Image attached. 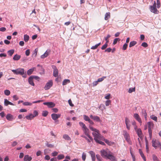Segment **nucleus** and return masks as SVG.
Segmentation results:
<instances>
[{
  "instance_id": "obj_42",
  "label": "nucleus",
  "mask_w": 161,
  "mask_h": 161,
  "mask_svg": "<svg viewBox=\"0 0 161 161\" xmlns=\"http://www.w3.org/2000/svg\"><path fill=\"white\" fill-rule=\"evenodd\" d=\"M110 37V36L108 34L107 35V36L106 37H105V40L106 41V42L107 43H108L109 42V40L108 39Z\"/></svg>"
},
{
  "instance_id": "obj_7",
  "label": "nucleus",
  "mask_w": 161,
  "mask_h": 161,
  "mask_svg": "<svg viewBox=\"0 0 161 161\" xmlns=\"http://www.w3.org/2000/svg\"><path fill=\"white\" fill-rule=\"evenodd\" d=\"M124 137L126 141L130 144H131L130 136L126 131H123Z\"/></svg>"
},
{
  "instance_id": "obj_46",
  "label": "nucleus",
  "mask_w": 161,
  "mask_h": 161,
  "mask_svg": "<svg viewBox=\"0 0 161 161\" xmlns=\"http://www.w3.org/2000/svg\"><path fill=\"white\" fill-rule=\"evenodd\" d=\"M31 76L32 77V79H35L36 80H38V81L40 80V78L38 76L32 75V76Z\"/></svg>"
},
{
  "instance_id": "obj_34",
  "label": "nucleus",
  "mask_w": 161,
  "mask_h": 161,
  "mask_svg": "<svg viewBox=\"0 0 161 161\" xmlns=\"http://www.w3.org/2000/svg\"><path fill=\"white\" fill-rule=\"evenodd\" d=\"M83 118L85 121H88V122L90 120L89 117L85 115H83Z\"/></svg>"
},
{
  "instance_id": "obj_12",
  "label": "nucleus",
  "mask_w": 161,
  "mask_h": 161,
  "mask_svg": "<svg viewBox=\"0 0 161 161\" xmlns=\"http://www.w3.org/2000/svg\"><path fill=\"white\" fill-rule=\"evenodd\" d=\"M43 104L47 106L49 108H52L55 106V104L52 102H44Z\"/></svg>"
},
{
  "instance_id": "obj_40",
  "label": "nucleus",
  "mask_w": 161,
  "mask_h": 161,
  "mask_svg": "<svg viewBox=\"0 0 161 161\" xmlns=\"http://www.w3.org/2000/svg\"><path fill=\"white\" fill-rule=\"evenodd\" d=\"M89 153L91 155V158L95 157V153L93 151H91L89 152Z\"/></svg>"
},
{
  "instance_id": "obj_45",
  "label": "nucleus",
  "mask_w": 161,
  "mask_h": 161,
  "mask_svg": "<svg viewBox=\"0 0 161 161\" xmlns=\"http://www.w3.org/2000/svg\"><path fill=\"white\" fill-rule=\"evenodd\" d=\"M12 118V115L10 114H8L6 116V118L8 120H10Z\"/></svg>"
},
{
  "instance_id": "obj_27",
  "label": "nucleus",
  "mask_w": 161,
  "mask_h": 161,
  "mask_svg": "<svg viewBox=\"0 0 161 161\" xmlns=\"http://www.w3.org/2000/svg\"><path fill=\"white\" fill-rule=\"evenodd\" d=\"M136 44V42L135 41H132L129 44V47H131L135 45Z\"/></svg>"
},
{
  "instance_id": "obj_59",
  "label": "nucleus",
  "mask_w": 161,
  "mask_h": 161,
  "mask_svg": "<svg viewBox=\"0 0 161 161\" xmlns=\"http://www.w3.org/2000/svg\"><path fill=\"white\" fill-rule=\"evenodd\" d=\"M110 94H108L105 97V98L106 99H109L110 98Z\"/></svg>"
},
{
  "instance_id": "obj_8",
  "label": "nucleus",
  "mask_w": 161,
  "mask_h": 161,
  "mask_svg": "<svg viewBox=\"0 0 161 161\" xmlns=\"http://www.w3.org/2000/svg\"><path fill=\"white\" fill-rule=\"evenodd\" d=\"M53 83L52 80H50L46 84L44 88L45 90L49 89L53 86Z\"/></svg>"
},
{
  "instance_id": "obj_51",
  "label": "nucleus",
  "mask_w": 161,
  "mask_h": 161,
  "mask_svg": "<svg viewBox=\"0 0 161 161\" xmlns=\"http://www.w3.org/2000/svg\"><path fill=\"white\" fill-rule=\"evenodd\" d=\"M139 153L142 158H143V157H145V156L144 155V154L142 152V151L141 149H139Z\"/></svg>"
},
{
  "instance_id": "obj_55",
  "label": "nucleus",
  "mask_w": 161,
  "mask_h": 161,
  "mask_svg": "<svg viewBox=\"0 0 161 161\" xmlns=\"http://www.w3.org/2000/svg\"><path fill=\"white\" fill-rule=\"evenodd\" d=\"M141 46L144 47H147L148 45L146 42H143L142 43Z\"/></svg>"
},
{
  "instance_id": "obj_19",
  "label": "nucleus",
  "mask_w": 161,
  "mask_h": 161,
  "mask_svg": "<svg viewBox=\"0 0 161 161\" xmlns=\"http://www.w3.org/2000/svg\"><path fill=\"white\" fill-rule=\"evenodd\" d=\"M152 146L155 148H156L158 146V141L153 140L152 141Z\"/></svg>"
},
{
  "instance_id": "obj_38",
  "label": "nucleus",
  "mask_w": 161,
  "mask_h": 161,
  "mask_svg": "<svg viewBox=\"0 0 161 161\" xmlns=\"http://www.w3.org/2000/svg\"><path fill=\"white\" fill-rule=\"evenodd\" d=\"M4 93L6 95L8 96L10 94V92L8 90H6L4 91Z\"/></svg>"
},
{
  "instance_id": "obj_47",
  "label": "nucleus",
  "mask_w": 161,
  "mask_h": 161,
  "mask_svg": "<svg viewBox=\"0 0 161 161\" xmlns=\"http://www.w3.org/2000/svg\"><path fill=\"white\" fill-rule=\"evenodd\" d=\"M88 122L90 124L89 125V128H90V126H92V127H93L92 126V125H93L94 124V123L91 120H90L89 121H88Z\"/></svg>"
},
{
  "instance_id": "obj_61",
  "label": "nucleus",
  "mask_w": 161,
  "mask_h": 161,
  "mask_svg": "<svg viewBox=\"0 0 161 161\" xmlns=\"http://www.w3.org/2000/svg\"><path fill=\"white\" fill-rule=\"evenodd\" d=\"M30 53V51L29 49H27L25 51V54L27 56H28Z\"/></svg>"
},
{
  "instance_id": "obj_30",
  "label": "nucleus",
  "mask_w": 161,
  "mask_h": 161,
  "mask_svg": "<svg viewBox=\"0 0 161 161\" xmlns=\"http://www.w3.org/2000/svg\"><path fill=\"white\" fill-rule=\"evenodd\" d=\"M29 36L27 35H25L24 36V40L25 42H27L29 40Z\"/></svg>"
},
{
  "instance_id": "obj_9",
  "label": "nucleus",
  "mask_w": 161,
  "mask_h": 161,
  "mask_svg": "<svg viewBox=\"0 0 161 161\" xmlns=\"http://www.w3.org/2000/svg\"><path fill=\"white\" fill-rule=\"evenodd\" d=\"M52 68L53 69V75L55 77H57L58 76V71L56 67L53 65L52 66Z\"/></svg>"
},
{
  "instance_id": "obj_6",
  "label": "nucleus",
  "mask_w": 161,
  "mask_h": 161,
  "mask_svg": "<svg viewBox=\"0 0 161 161\" xmlns=\"http://www.w3.org/2000/svg\"><path fill=\"white\" fill-rule=\"evenodd\" d=\"M148 127V131L149 134V137L151 138L152 137V128L153 127V124L152 122H149L147 123Z\"/></svg>"
},
{
  "instance_id": "obj_56",
  "label": "nucleus",
  "mask_w": 161,
  "mask_h": 161,
  "mask_svg": "<svg viewBox=\"0 0 161 161\" xmlns=\"http://www.w3.org/2000/svg\"><path fill=\"white\" fill-rule=\"evenodd\" d=\"M129 123H130V120H129L128 119L127 117L125 118V123L126 125L129 124Z\"/></svg>"
},
{
  "instance_id": "obj_35",
  "label": "nucleus",
  "mask_w": 161,
  "mask_h": 161,
  "mask_svg": "<svg viewBox=\"0 0 161 161\" xmlns=\"http://www.w3.org/2000/svg\"><path fill=\"white\" fill-rule=\"evenodd\" d=\"M32 104V103H30L27 102H25L23 103V105L24 106H31Z\"/></svg>"
},
{
  "instance_id": "obj_22",
  "label": "nucleus",
  "mask_w": 161,
  "mask_h": 161,
  "mask_svg": "<svg viewBox=\"0 0 161 161\" xmlns=\"http://www.w3.org/2000/svg\"><path fill=\"white\" fill-rule=\"evenodd\" d=\"M34 117V116L32 114H31L29 115H26L25 116V118L28 120H31Z\"/></svg>"
},
{
  "instance_id": "obj_49",
  "label": "nucleus",
  "mask_w": 161,
  "mask_h": 161,
  "mask_svg": "<svg viewBox=\"0 0 161 161\" xmlns=\"http://www.w3.org/2000/svg\"><path fill=\"white\" fill-rule=\"evenodd\" d=\"M120 39L119 38H116L114 39L113 44L114 45H115L117 43L118 41H120Z\"/></svg>"
},
{
  "instance_id": "obj_50",
  "label": "nucleus",
  "mask_w": 161,
  "mask_h": 161,
  "mask_svg": "<svg viewBox=\"0 0 161 161\" xmlns=\"http://www.w3.org/2000/svg\"><path fill=\"white\" fill-rule=\"evenodd\" d=\"M96 157L98 161H102L101 158L99 155L97 154L96 155Z\"/></svg>"
},
{
  "instance_id": "obj_43",
  "label": "nucleus",
  "mask_w": 161,
  "mask_h": 161,
  "mask_svg": "<svg viewBox=\"0 0 161 161\" xmlns=\"http://www.w3.org/2000/svg\"><path fill=\"white\" fill-rule=\"evenodd\" d=\"M106 76H103V77H102V78H99L98 80H97V81L98 82H101L102 81H103L104 79L106 78Z\"/></svg>"
},
{
  "instance_id": "obj_5",
  "label": "nucleus",
  "mask_w": 161,
  "mask_h": 161,
  "mask_svg": "<svg viewBox=\"0 0 161 161\" xmlns=\"http://www.w3.org/2000/svg\"><path fill=\"white\" fill-rule=\"evenodd\" d=\"M149 9L153 13L155 14L158 13V11L156 8V3L155 1L154 2L153 5L150 6Z\"/></svg>"
},
{
  "instance_id": "obj_60",
  "label": "nucleus",
  "mask_w": 161,
  "mask_h": 161,
  "mask_svg": "<svg viewBox=\"0 0 161 161\" xmlns=\"http://www.w3.org/2000/svg\"><path fill=\"white\" fill-rule=\"evenodd\" d=\"M58 153L57 152L54 151L52 153V155L53 156H55L58 155Z\"/></svg>"
},
{
  "instance_id": "obj_21",
  "label": "nucleus",
  "mask_w": 161,
  "mask_h": 161,
  "mask_svg": "<svg viewBox=\"0 0 161 161\" xmlns=\"http://www.w3.org/2000/svg\"><path fill=\"white\" fill-rule=\"evenodd\" d=\"M110 12H107L106 13L105 15V18L104 19L105 20H107L109 19L110 17Z\"/></svg>"
},
{
  "instance_id": "obj_31",
  "label": "nucleus",
  "mask_w": 161,
  "mask_h": 161,
  "mask_svg": "<svg viewBox=\"0 0 161 161\" xmlns=\"http://www.w3.org/2000/svg\"><path fill=\"white\" fill-rule=\"evenodd\" d=\"M14 51L13 49L10 50L8 51V55L11 56L14 53Z\"/></svg>"
},
{
  "instance_id": "obj_20",
  "label": "nucleus",
  "mask_w": 161,
  "mask_h": 161,
  "mask_svg": "<svg viewBox=\"0 0 161 161\" xmlns=\"http://www.w3.org/2000/svg\"><path fill=\"white\" fill-rule=\"evenodd\" d=\"M35 69V68L33 67L32 68L30 69H29L27 71V74L28 75H30L32 73V72L34 71V69Z\"/></svg>"
},
{
  "instance_id": "obj_26",
  "label": "nucleus",
  "mask_w": 161,
  "mask_h": 161,
  "mask_svg": "<svg viewBox=\"0 0 161 161\" xmlns=\"http://www.w3.org/2000/svg\"><path fill=\"white\" fill-rule=\"evenodd\" d=\"M104 141L105 143L109 145H111L114 144L113 142H112L107 139H105L104 138Z\"/></svg>"
},
{
  "instance_id": "obj_48",
  "label": "nucleus",
  "mask_w": 161,
  "mask_h": 161,
  "mask_svg": "<svg viewBox=\"0 0 161 161\" xmlns=\"http://www.w3.org/2000/svg\"><path fill=\"white\" fill-rule=\"evenodd\" d=\"M142 115L143 116H146L147 115L146 111L145 110L142 109Z\"/></svg>"
},
{
  "instance_id": "obj_29",
  "label": "nucleus",
  "mask_w": 161,
  "mask_h": 161,
  "mask_svg": "<svg viewBox=\"0 0 161 161\" xmlns=\"http://www.w3.org/2000/svg\"><path fill=\"white\" fill-rule=\"evenodd\" d=\"M100 44H101L100 42L98 44H97L95 46H92L91 47V49H93V50L95 49H97V47H98V46H100Z\"/></svg>"
},
{
  "instance_id": "obj_28",
  "label": "nucleus",
  "mask_w": 161,
  "mask_h": 161,
  "mask_svg": "<svg viewBox=\"0 0 161 161\" xmlns=\"http://www.w3.org/2000/svg\"><path fill=\"white\" fill-rule=\"evenodd\" d=\"M152 157L153 161H160L158 157L155 155L153 154Z\"/></svg>"
},
{
  "instance_id": "obj_23",
  "label": "nucleus",
  "mask_w": 161,
  "mask_h": 161,
  "mask_svg": "<svg viewBox=\"0 0 161 161\" xmlns=\"http://www.w3.org/2000/svg\"><path fill=\"white\" fill-rule=\"evenodd\" d=\"M136 132L138 136L141 138L142 135V132L141 130L140 129H138Z\"/></svg>"
},
{
  "instance_id": "obj_57",
  "label": "nucleus",
  "mask_w": 161,
  "mask_h": 161,
  "mask_svg": "<svg viewBox=\"0 0 161 161\" xmlns=\"http://www.w3.org/2000/svg\"><path fill=\"white\" fill-rule=\"evenodd\" d=\"M68 103L69 105L71 107H73L74 106V104L72 103V101L71 99L69 100L68 101Z\"/></svg>"
},
{
  "instance_id": "obj_41",
  "label": "nucleus",
  "mask_w": 161,
  "mask_h": 161,
  "mask_svg": "<svg viewBox=\"0 0 161 161\" xmlns=\"http://www.w3.org/2000/svg\"><path fill=\"white\" fill-rule=\"evenodd\" d=\"M111 101L110 100H108L105 102V105L106 106H108L111 103Z\"/></svg>"
},
{
  "instance_id": "obj_25",
  "label": "nucleus",
  "mask_w": 161,
  "mask_h": 161,
  "mask_svg": "<svg viewBox=\"0 0 161 161\" xmlns=\"http://www.w3.org/2000/svg\"><path fill=\"white\" fill-rule=\"evenodd\" d=\"M63 137L64 139L68 141H70L71 140V138L67 134L63 135Z\"/></svg>"
},
{
  "instance_id": "obj_37",
  "label": "nucleus",
  "mask_w": 161,
  "mask_h": 161,
  "mask_svg": "<svg viewBox=\"0 0 161 161\" xmlns=\"http://www.w3.org/2000/svg\"><path fill=\"white\" fill-rule=\"evenodd\" d=\"M150 118L152 119L153 120L157 122V117L154 115H152L150 116Z\"/></svg>"
},
{
  "instance_id": "obj_62",
  "label": "nucleus",
  "mask_w": 161,
  "mask_h": 161,
  "mask_svg": "<svg viewBox=\"0 0 161 161\" xmlns=\"http://www.w3.org/2000/svg\"><path fill=\"white\" fill-rule=\"evenodd\" d=\"M98 82L97 81V80L94 81L93 83V86H95L97 85L98 84Z\"/></svg>"
},
{
  "instance_id": "obj_53",
  "label": "nucleus",
  "mask_w": 161,
  "mask_h": 161,
  "mask_svg": "<svg viewBox=\"0 0 161 161\" xmlns=\"http://www.w3.org/2000/svg\"><path fill=\"white\" fill-rule=\"evenodd\" d=\"M127 46H128V44L126 43L124 44L123 47V48H122L123 50H125L127 48Z\"/></svg>"
},
{
  "instance_id": "obj_64",
  "label": "nucleus",
  "mask_w": 161,
  "mask_h": 161,
  "mask_svg": "<svg viewBox=\"0 0 161 161\" xmlns=\"http://www.w3.org/2000/svg\"><path fill=\"white\" fill-rule=\"evenodd\" d=\"M6 30V28L5 27H2L0 28V31L2 32L5 31Z\"/></svg>"
},
{
  "instance_id": "obj_18",
  "label": "nucleus",
  "mask_w": 161,
  "mask_h": 161,
  "mask_svg": "<svg viewBox=\"0 0 161 161\" xmlns=\"http://www.w3.org/2000/svg\"><path fill=\"white\" fill-rule=\"evenodd\" d=\"M20 55L16 54L14 56L13 59L15 61H18L20 59Z\"/></svg>"
},
{
  "instance_id": "obj_3",
  "label": "nucleus",
  "mask_w": 161,
  "mask_h": 161,
  "mask_svg": "<svg viewBox=\"0 0 161 161\" xmlns=\"http://www.w3.org/2000/svg\"><path fill=\"white\" fill-rule=\"evenodd\" d=\"M82 130L86 136L82 135L81 136L84 138L89 143L91 141L92 142L93 141V139L89 134V129L86 127Z\"/></svg>"
},
{
  "instance_id": "obj_52",
  "label": "nucleus",
  "mask_w": 161,
  "mask_h": 161,
  "mask_svg": "<svg viewBox=\"0 0 161 161\" xmlns=\"http://www.w3.org/2000/svg\"><path fill=\"white\" fill-rule=\"evenodd\" d=\"M108 43H106L105 44H104L102 47H101V49L102 50H104L105 48H106V47L108 46Z\"/></svg>"
},
{
  "instance_id": "obj_11",
  "label": "nucleus",
  "mask_w": 161,
  "mask_h": 161,
  "mask_svg": "<svg viewBox=\"0 0 161 161\" xmlns=\"http://www.w3.org/2000/svg\"><path fill=\"white\" fill-rule=\"evenodd\" d=\"M90 117L95 121L98 122H100L101 121V120L100 118L97 116H93L92 115H91L90 116Z\"/></svg>"
},
{
  "instance_id": "obj_54",
  "label": "nucleus",
  "mask_w": 161,
  "mask_h": 161,
  "mask_svg": "<svg viewBox=\"0 0 161 161\" xmlns=\"http://www.w3.org/2000/svg\"><path fill=\"white\" fill-rule=\"evenodd\" d=\"M46 145L48 147H54V145H53L51 144H49L48 143H46Z\"/></svg>"
},
{
  "instance_id": "obj_63",
  "label": "nucleus",
  "mask_w": 161,
  "mask_h": 161,
  "mask_svg": "<svg viewBox=\"0 0 161 161\" xmlns=\"http://www.w3.org/2000/svg\"><path fill=\"white\" fill-rule=\"evenodd\" d=\"M42 152L41 151L39 150L37 151L36 153V155L37 156H38L41 155Z\"/></svg>"
},
{
  "instance_id": "obj_39",
  "label": "nucleus",
  "mask_w": 161,
  "mask_h": 161,
  "mask_svg": "<svg viewBox=\"0 0 161 161\" xmlns=\"http://www.w3.org/2000/svg\"><path fill=\"white\" fill-rule=\"evenodd\" d=\"M86 157V154L85 153L83 152L82 155V158L83 161H84L85 160Z\"/></svg>"
},
{
  "instance_id": "obj_24",
  "label": "nucleus",
  "mask_w": 161,
  "mask_h": 161,
  "mask_svg": "<svg viewBox=\"0 0 161 161\" xmlns=\"http://www.w3.org/2000/svg\"><path fill=\"white\" fill-rule=\"evenodd\" d=\"M70 80L69 79H64L62 82L63 85H65L68 84L70 83Z\"/></svg>"
},
{
  "instance_id": "obj_17",
  "label": "nucleus",
  "mask_w": 161,
  "mask_h": 161,
  "mask_svg": "<svg viewBox=\"0 0 161 161\" xmlns=\"http://www.w3.org/2000/svg\"><path fill=\"white\" fill-rule=\"evenodd\" d=\"M33 79L32 76H30L28 79V82L29 84L32 86H34L35 84L33 82Z\"/></svg>"
},
{
  "instance_id": "obj_10",
  "label": "nucleus",
  "mask_w": 161,
  "mask_h": 161,
  "mask_svg": "<svg viewBox=\"0 0 161 161\" xmlns=\"http://www.w3.org/2000/svg\"><path fill=\"white\" fill-rule=\"evenodd\" d=\"M61 116V114H51V117L54 120H56L58 118H60Z\"/></svg>"
},
{
  "instance_id": "obj_4",
  "label": "nucleus",
  "mask_w": 161,
  "mask_h": 161,
  "mask_svg": "<svg viewBox=\"0 0 161 161\" xmlns=\"http://www.w3.org/2000/svg\"><path fill=\"white\" fill-rule=\"evenodd\" d=\"M11 71L14 74L16 75H23L25 73L24 69L21 68H18L16 69H12Z\"/></svg>"
},
{
  "instance_id": "obj_58",
  "label": "nucleus",
  "mask_w": 161,
  "mask_h": 161,
  "mask_svg": "<svg viewBox=\"0 0 161 161\" xmlns=\"http://www.w3.org/2000/svg\"><path fill=\"white\" fill-rule=\"evenodd\" d=\"M38 113L37 111L36 110H34L33 112V115L34 116V117L37 116L38 115Z\"/></svg>"
},
{
  "instance_id": "obj_32",
  "label": "nucleus",
  "mask_w": 161,
  "mask_h": 161,
  "mask_svg": "<svg viewBox=\"0 0 161 161\" xmlns=\"http://www.w3.org/2000/svg\"><path fill=\"white\" fill-rule=\"evenodd\" d=\"M64 158V155L63 154H59L57 156V158L58 160H61Z\"/></svg>"
},
{
  "instance_id": "obj_15",
  "label": "nucleus",
  "mask_w": 161,
  "mask_h": 161,
  "mask_svg": "<svg viewBox=\"0 0 161 161\" xmlns=\"http://www.w3.org/2000/svg\"><path fill=\"white\" fill-rule=\"evenodd\" d=\"M32 159L31 157L27 155L25 156L24 158V161H31Z\"/></svg>"
},
{
  "instance_id": "obj_14",
  "label": "nucleus",
  "mask_w": 161,
  "mask_h": 161,
  "mask_svg": "<svg viewBox=\"0 0 161 161\" xmlns=\"http://www.w3.org/2000/svg\"><path fill=\"white\" fill-rule=\"evenodd\" d=\"M134 117L139 123H142L141 119L138 114H135L134 115Z\"/></svg>"
},
{
  "instance_id": "obj_36",
  "label": "nucleus",
  "mask_w": 161,
  "mask_h": 161,
  "mask_svg": "<svg viewBox=\"0 0 161 161\" xmlns=\"http://www.w3.org/2000/svg\"><path fill=\"white\" fill-rule=\"evenodd\" d=\"M135 91V87H134V88H130L129 89L128 92L129 93H131L132 92H134Z\"/></svg>"
},
{
  "instance_id": "obj_2",
  "label": "nucleus",
  "mask_w": 161,
  "mask_h": 161,
  "mask_svg": "<svg viewBox=\"0 0 161 161\" xmlns=\"http://www.w3.org/2000/svg\"><path fill=\"white\" fill-rule=\"evenodd\" d=\"M101 156L103 158L109 159L112 161H117L115 157L113 156L112 153L108 149H103L100 151Z\"/></svg>"
},
{
  "instance_id": "obj_16",
  "label": "nucleus",
  "mask_w": 161,
  "mask_h": 161,
  "mask_svg": "<svg viewBox=\"0 0 161 161\" xmlns=\"http://www.w3.org/2000/svg\"><path fill=\"white\" fill-rule=\"evenodd\" d=\"M4 105L6 106H7L8 104H10L12 105H14V104L13 103L9 101L7 99H4Z\"/></svg>"
},
{
  "instance_id": "obj_44",
  "label": "nucleus",
  "mask_w": 161,
  "mask_h": 161,
  "mask_svg": "<svg viewBox=\"0 0 161 161\" xmlns=\"http://www.w3.org/2000/svg\"><path fill=\"white\" fill-rule=\"evenodd\" d=\"M48 114V112L47 111H44L42 112V115L44 117L46 116Z\"/></svg>"
},
{
  "instance_id": "obj_1",
  "label": "nucleus",
  "mask_w": 161,
  "mask_h": 161,
  "mask_svg": "<svg viewBox=\"0 0 161 161\" xmlns=\"http://www.w3.org/2000/svg\"><path fill=\"white\" fill-rule=\"evenodd\" d=\"M90 129L92 131H94V132H93L92 133V135L94 137V139L95 142L102 145H105V143L100 141L101 140L104 141V138L99 133V131L92 126H90Z\"/></svg>"
},
{
  "instance_id": "obj_33",
  "label": "nucleus",
  "mask_w": 161,
  "mask_h": 161,
  "mask_svg": "<svg viewBox=\"0 0 161 161\" xmlns=\"http://www.w3.org/2000/svg\"><path fill=\"white\" fill-rule=\"evenodd\" d=\"M79 124L80 126L81 127L82 130L86 127L85 125L82 122H79Z\"/></svg>"
},
{
  "instance_id": "obj_13",
  "label": "nucleus",
  "mask_w": 161,
  "mask_h": 161,
  "mask_svg": "<svg viewBox=\"0 0 161 161\" xmlns=\"http://www.w3.org/2000/svg\"><path fill=\"white\" fill-rule=\"evenodd\" d=\"M51 52L50 49H47L46 52L41 56V58H44L47 57Z\"/></svg>"
}]
</instances>
